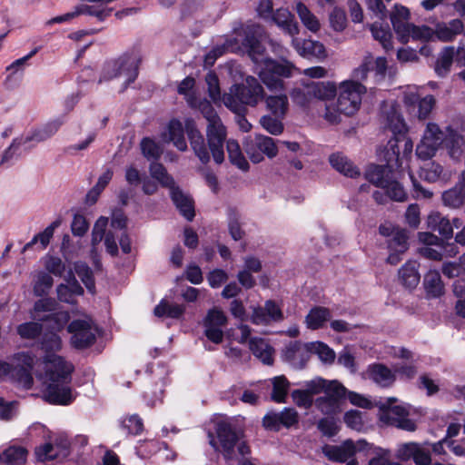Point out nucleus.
Segmentation results:
<instances>
[{"instance_id":"nucleus-1","label":"nucleus","mask_w":465,"mask_h":465,"mask_svg":"<svg viewBox=\"0 0 465 465\" xmlns=\"http://www.w3.org/2000/svg\"><path fill=\"white\" fill-rule=\"evenodd\" d=\"M74 366L63 357L53 354L45 361L47 386L45 400L52 404L68 405L74 400L71 382Z\"/></svg>"},{"instance_id":"nucleus-2","label":"nucleus","mask_w":465,"mask_h":465,"mask_svg":"<svg viewBox=\"0 0 465 465\" xmlns=\"http://www.w3.org/2000/svg\"><path fill=\"white\" fill-rule=\"evenodd\" d=\"M184 132L190 142L194 154L200 162L206 164L210 162V150L196 123L193 118H186L184 125L177 119H172L167 125V134H164V141L173 144L181 152L187 150V143L184 138Z\"/></svg>"},{"instance_id":"nucleus-3","label":"nucleus","mask_w":465,"mask_h":465,"mask_svg":"<svg viewBox=\"0 0 465 465\" xmlns=\"http://www.w3.org/2000/svg\"><path fill=\"white\" fill-rule=\"evenodd\" d=\"M197 107L208 122L206 128L207 145L213 161L221 164L224 161V143L226 141V128L212 104L207 99L198 102Z\"/></svg>"},{"instance_id":"nucleus-4","label":"nucleus","mask_w":465,"mask_h":465,"mask_svg":"<svg viewBox=\"0 0 465 465\" xmlns=\"http://www.w3.org/2000/svg\"><path fill=\"white\" fill-rule=\"evenodd\" d=\"M265 97V93L259 80L247 76L242 84H234L230 94H224L223 102L232 112L241 114L245 111L243 105L256 106Z\"/></svg>"},{"instance_id":"nucleus-5","label":"nucleus","mask_w":465,"mask_h":465,"mask_svg":"<svg viewBox=\"0 0 465 465\" xmlns=\"http://www.w3.org/2000/svg\"><path fill=\"white\" fill-rule=\"evenodd\" d=\"M141 55L133 51L125 53L117 59L109 60L104 63L98 83L111 81L114 78L124 76L125 81L122 86L124 92L131 83H134L138 76Z\"/></svg>"},{"instance_id":"nucleus-6","label":"nucleus","mask_w":465,"mask_h":465,"mask_svg":"<svg viewBox=\"0 0 465 465\" xmlns=\"http://www.w3.org/2000/svg\"><path fill=\"white\" fill-rule=\"evenodd\" d=\"M215 431L220 442L223 456L227 461L237 459V453L244 457L250 453L247 443L241 440V434L227 421H218Z\"/></svg>"},{"instance_id":"nucleus-7","label":"nucleus","mask_w":465,"mask_h":465,"mask_svg":"<svg viewBox=\"0 0 465 465\" xmlns=\"http://www.w3.org/2000/svg\"><path fill=\"white\" fill-rule=\"evenodd\" d=\"M259 77L272 92H283L284 82L282 77H290L294 66L287 62H278L271 58L262 59Z\"/></svg>"},{"instance_id":"nucleus-8","label":"nucleus","mask_w":465,"mask_h":465,"mask_svg":"<svg viewBox=\"0 0 465 465\" xmlns=\"http://www.w3.org/2000/svg\"><path fill=\"white\" fill-rule=\"evenodd\" d=\"M367 88L361 83L355 81H344L340 84L339 96L337 99V111L345 114H355L361 104V96Z\"/></svg>"},{"instance_id":"nucleus-9","label":"nucleus","mask_w":465,"mask_h":465,"mask_svg":"<svg viewBox=\"0 0 465 465\" xmlns=\"http://www.w3.org/2000/svg\"><path fill=\"white\" fill-rule=\"evenodd\" d=\"M446 131L443 132L437 124L428 123L420 142L416 147V155L419 159L427 161L431 159L441 145L445 143Z\"/></svg>"},{"instance_id":"nucleus-10","label":"nucleus","mask_w":465,"mask_h":465,"mask_svg":"<svg viewBox=\"0 0 465 465\" xmlns=\"http://www.w3.org/2000/svg\"><path fill=\"white\" fill-rule=\"evenodd\" d=\"M243 148L254 163H259L263 160V155L268 158H273L278 153V148L274 139L262 134H254L248 136L243 143Z\"/></svg>"},{"instance_id":"nucleus-11","label":"nucleus","mask_w":465,"mask_h":465,"mask_svg":"<svg viewBox=\"0 0 465 465\" xmlns=\"http://www.w3.org/2000/svg\"><path fill=\"white\" fill-rule=\"evenodd\" d=\"M263 28L255 23L244 25L239 33L241 43L255 64L262 63L265 47L261 42Z\"/></svg>"},{"instance_id":"nucleus-12","label":"nucleus","mask_w":465,"mask_h":465,"mask_svg":"<svg viewBox=\"0 0 465 465\" xmlns=\"http://www.w3.org/2000/svg\"><path fill=\"white\" fill-rule=\"evenodd\" d=\"M347 394L346 388L338 381L330 383L324 396L315 400V407L324 415L333 416L341 411V403Z\"/></svg>"},{"instance_id":"nucleus-13","label":"nucleus","mask_w":465,"mask_h":465,"mask_svg":"<svg viewBox=\"0 0 465 465\" xmlns=\"http://www.w3.org/2000/svg\"><path fill=\"white\" fill-rule=\"evenodd\" d=\"M35 357L30 352H18L13 356V367L10 380L25 389H31L34 384L32 371Z\"/></svg>"},{"instance_id":"nucleus-14","label":"nucleus","mask_w":465,"mask_h":465,"mask_svg":"<svg viewBox=\"0 0 465 465\" xmlns=\"http://www.w3.org/2000/svg\"><path fill=\"white\" fill-rule=\"evenodd\" d=\"M67 331L72 334L71 344L75 349H85L96 341L97 329L90 319L74 320L68 324Z\"/></svg>"},{"instance_id":"nucleus-15","label":"nucleus","mask_w":465,"mask_h":465,"mask_svg":"<svg viewBox=\"0 0 465 465\" xmlns=\"http://www.w3.org/2000/svg\"><path fill=\"white\" fill-rule=\"evenodd\" d=\"M419 239L425 246L420 248V254L426 259L440 261L444 255L454 256L458 253L454 244H444V241L430 232H420Z\"/></svg>"},{"instance_id":"nucleus-16","label":"nucleus","mask_w":465,"mask_h":465,"mask_svg":"<svg viewBox=\"0 0 465 465\" xmlns=\"http://www.w3.org/2000/svg\"><path fill=\"white\" fill-rule=\"evenodd\" d=\"M226 323L227 317L223 311L217 308L209 310L203 320L204 335L212 342L215 344L221 343L223 340V327H224Z\"/></svg>"},{"instance_id":"nucleus-17","label":"nucleus","mask_w":465,"mask_h":465,"mask_svg":"<svg viewBox=\"0 0 465 465\" xmlns=\"http://www.w3.org/2000/svg\"><path fill=\"white\" fill-rule=\"evenodd\" d=\"M299 421V414L293 408H284L280 412L270 411L262 419L266 430L279 431L282 427L291 428Z\"/></svg>"},{"instance_id":"nucleus-18","label":"nucleus","mask_w":465,"mask_h":465,"mask_svg":"<svg viewBox=\"0 0 465 465\" xmlns=\"http://www.w3.org/2000/svg\"><path fill=\"white\" fill-rule=\"evenodd\" d=\"M311 356L309 343L291 341L283 350V360L295 369H303Z\"/></svg>"},{"instance_id":"nucleus-19","label":"nucleus","mask_w":465,"mask_h":465,"mask_svg":"<svg viewBox=\"0 0 465 465\" xmlns=\"http://www.w3.org/2000/svg\"><path fill=\"white\" fill-rule=\"evenodd\" d=\"M170 197L181 215L189 222L193 221L195 216V212L192 197L184 193L175 184L170 188Z\"/></svg>"},{"instance_id":"nucleus-20","label":"nucleus","mask_w":465,"mask_h":465,"mask_svg":"<svg viewBox=\"0 0 465 465\" xmlns=\"http://www.w3.org/2000/svg\"><path fill=\"white\" fill-rule=\"evenodd\" d=\"M292 46L300 55L308 59H323L326 57L325 47L319 41L293 38Z\"/></svg>"},{"instance_id":"nucleus-21","label":"nucleus","mask_w":465,"mask_h":465,"mask_svg":"<svg viewBox=\"0 0 465 465\" xmlns=\"http://www.w3.org/2000/svg\"><path fill=\"white\" fill-rule=\"evenodd\" d=\"M444 147L453 160L461 159L465 150V135H461L450 126L446 128Z\"/></svg>"},{"instance_id":"nucleus-22","label":"nucleus","mask_w":465,"mask_h":465,"mask_svg":"<svg viewBox=\"0 0 465 465\" xmlns=\"http://www.w3.org/2000/svg\"><path fill=\"white\" fill-rule=\"evenodd\" d=\"M394 169L386 164H371L366 170L365 177L372 184L383 188L394 177Z\"/></svg>"},{"instance_id":"nucleus-23","label":"nucleus","mask_w":465,"mask_h":465,"mask_svg":"<svg viewBox=\"0 0 465 465\" xmlns=\"http://www.w3.org/2000/svg\"><path fill=\"white\" fill-rule=\"evenodd\" d=\"M379 157L381 161H384L389 168H392L395 171L402 166L403 160L401 155L400 146L397 139H390L385 145L384 149L379 153Z\"/></svg>"},{"instance_id":"nucleus-24","label":"nucleus","mask_w":465,"mask_h":465,"mask_svg":"<svg viewBox=\"0 0 465 465\" xmlns=\"http://www.w3.org/2000/svg\"><path fill=\"white\" fill-rule=\"evenodd\" d=\"M427 226L431 231L438 232L446 240H450L453 236L452 224L439 212H432L428 215Z\"/></svg>"},{"instance_id":"nucleus-25","label":"nucleus","mask_w":465,"mask_h":465,"mask_svg":"<svg viewBox=\"0 0 465 465\" xmlns=\"http://www.w3.org/2000/svg\"><path fill=\"white\" fill-rule=\"evenodd\" d=\"M368 373L375 383L383 388L391 386L396 380L395 372L382 363L370 365Z\"/></svg>"},{"instance_id":"nucleus-26","label":"nucleus","mask_w":465,"mask_h":465,"mask_svg":"<svg viewBox=\"0 0 465 465\" xmlns=\"http://www.w3.org/2000/svg\"><path fill=\"white\" fill-rule=\"evenodd\" d=\"M329 162L332 168L337 172L350 178L358 177L361 174L359 168L341 153H332L329 157Z\"/></svg>"},{"instance_id":"nucleus-27","label":"nucleus","mask_w":465,"mask_h":465,"mask_svg":"<svg viewBox=\"0 0 465 465\" xmlns=\"http://www.w3.org/2000/svg\"><path fill=\"white\" fill-rule=\"evenodd\" d=\"M322 452L330 460L346 462L354 455L355 446L351 440H348L344 446L326 445L323 447Z\"/></svg>"},{"instance_id":"nucleus-28","label":"nucleus","mask_w":465,"mask_h":465,"mask_svg":"<svg viewBox=\"0 0 465 465\" xmlns=\"http://www.w3.org/2000/svg\"><path fill=\"white\" fill-rule=\"evenodd\" d=\"M249 348L252 354L260 359L262 362L271 365L273 362L272 359V347L262 338H251L249 341Z\"/></svg>"},{"instance_id":"nucleus-29","label":"nucleus","mask_w":465,"mask_h":465,"mask_svg":"<svg viewBox=\"0 0 465 465\" xmlns=\"http://www.w3.org/2000/svg\"><path fill=\"white\" fill-rule=\"evenodd\" d=\"M405 30V33L403 32L398 36L400 41L404 44L409 42L410 37L423 42L430 41L434 37V31L428 25L418 26L410 24Z\"/></svg>"},{"instance_id":"nucleus-30","label":"nucleus","mask_w":465,"mask_h":465,"mask_svg":"<svg viewBox=\"0 0 465 465\" xmlns=\"http://www.w3.org/2000/svg\"><path fill=\"white\" fill-rule=\"evenodd\" d=\"M270 20L273 21L280 27H282L290 35H294L299 33L298 25L294 22V16L286 8L276 9Z\"/></svg>"},{"instance_id":"nucleus-31","label":"nucleus","mask_w":465,"mask_h":465,"mask_svg":"<svg viewBox=\"0 0 465 465\" xmlns=\"http://www.w3.org/2000/svg\"><path fill=\"white\" fill-rule=\"evenodd\" d=\"M37 321L46 322V328L52 331H59L64 328L70 320V315L65 311H58L48 315H33Z\"/></svg>"},{"instance_id":"nucleus-32","label":"nucleus","mask_w":465,"mask_h":465,"mask_svg":"<svg viewBox=\"0 0 465 465\" xmlns=\"http://www.w3.org/2000/svg\"><path fill=\"white\" fill-rule=\"evenodd\" d=\"M399 278L405 288L415 289L420 282V273L416 262H407L399 270Z\"/></svg>"},{"instance_id":"nucleus-33","label":"nucleus","mask_w":465,"mask_h":465,"mask_svg":"<svg viewBox=\"0 0 465 465\" xmlns=\"http://www.w3.org/2000/svg\"><path fill=\"white\" fill-rule=\"evenodd\" d=\"M61 225V220L56 219L52 223H50L43 232L35 234L30 242H28L23 248V252L31 249L35 244L40 243V249L44 250L47 247L50 242V240L54 236V232L56 228Z\"/></svg>"},{"instance_id":"nucleus-34","label":"nucleus","mask_w":465,"mask_h":465,"mask_svg":"<svg viewBox=\"0 0 465 465\" xmlns=\"http://www.w3.org/2000/svg\"><path fill=\"white\" fill-rule=\"evenodd\" d=\"M184 312V305L173 303L166 299L162 300L153 310V313L156 317H166L171 319H179Z\"/></svg>"},{"instance_id":"nucleus-35","label":"nucleus","mask_w":465,"mask_h":465,"mask_svg":"<svg viewBox=\"0 0 465 465\" xmlns=\"http://www.w3.org/2000/svg\"><path fill=\"white\" fill-rule=\"evenodd\" d=\"M28 451L21 446H10L0 453V461L5 465H22L25 462Z\"/></svg>"},{"instance_id":"nucleus-36","label":"nucleus","mask_w":465,"mask_h":465,"mask_svg":"<svg viewBox=\"0 0 465 465\" xmlns=\"http://www.w3.org/2000/svg\"><path fill=\"white\" fill-rule=\"evenodd\" d=\"M410 15L411 14L407 7L395 5L393 12L390 15V19L398 36L406 32L405 29L410 25L408 23Z\"/></svg>"},{"instance_id":"nucleus-37","label":"nucleus","mask_w":465,"mask_h":465,"mask_svg":"<svg viewBox=\"0 0 465 465\" xmlns=\"http://www.w3.org/2000/svg\"><path fill=\"white\" fill-rule=\"evenodd\" d=\"M274 95H269L265 99L267 109L276 117L282 118L288 109V97L282 92Z\"/></svg>"},{"instance_id":"nucleus-38","label":"nucleus","mask_w":465,"mask_h":465,"mask_svg":"<svg viewBox=\"0 0 465 465\" xmlns=\"http://www.w3.org/2000/svg\"><path fill=\"white\" fill-rule=\"evenodd\" d=\"M337 93L336 85L333 83H313L307 86V94L311 97L320 100H327L335 96Z\"/></svg>"},{"instance_id":"nucleus-39","label":"nucleus","mask_w":465,"mask_h":465,"mask_svg":"<svg viewBox=\"0 0 465 465\" xmlns=\"http://www.w3.org/2000/svg\"><path fill=\"white\" fill-rule=\"evenodd\" d=\"M373 38L379 41L382 47L386 50L392 48L391 33L388 24L374 22L368 25Z\"/></svg>"},{"instance_id":"nucleus-40","label":"nucleus","mask_w":465,"mask_h":465,"mask_svg":"<svg viewBox=\"0 0 465 465\" xmlns=\"http://www.w3.org/2000/svg\"><path fill=\"white\" fill-rule=\"evenodd\" d=\"M385 129L392 134L391 139H402L403 134H407V126L404 119L394 111L388 114Z\"/></svg>"},{"instance_id":"nucleus-41","label":"nucleus","mask_w":465,"mask_h":465,"mask_svg":"<svg viewBox=\"0 0 465 465\" xmlns=\"http://www.w3.org/2000/svg\"><path fill=\"white\" fill-rule=\"evenodd\" d=\"M442 201L444 205L450 208H460L465 202V189L462 185L456 183L454 187L442 193Z\"/></svg>"},{"instance_id":"nucleus-42","label":"nucleus","mask_w":465,"mask_h":465,"mask_svg":"<svg viewBox=\"0 0 465 465\" xmlns=\"http://www.w3.org/2000/svg\"><path fill=\"white\" fill-rule=\"evenodd\" d=\"M226 149L230 162L233 165L237 166L242 171L249 170V163L242 154L240 144L237 141L233 139L226 141Z\"/></svg>"},{"instance_id":"nucleus-43","label":"nucleus","mask_w":465,"mask_h":465,"mask_svg":"<svg viewBox=\"0 0 465 465\" xmlns=\"http://www.w3.org/2000/svg\"><path fill=\"white\" fill-rule=\"evenodd\" d=\"M331 317V311L325 307H314L306 316L308 328L317 330L329 321Z\"/></svg>"},{"instance_id":"nucleus-44","label":"nucleus","mask_w":465,"mask_h":465,"mask_svg":"<svg viewBox=\"0 0 465 465\" xmlns=\"http://www.w3.org/2000/svg\"><path fill=\"white\" fill-rule=\"evenodd\" d=\"M454 54L455 48L453 46H447L442 50L435 64V72L439 76L444 77L449 74Z\"/></svg>"},{"instance_id":"nucleus-45","label":"nucleus","mask_w":465,"mask_h":465,"mask_svg":"<svg viewBox=\"0 0 465 465\" xmlns=\"http://www.w3.org/2000/svg\"><path fill=\"white\" fill-rule=\"evenodd\" d=\"M229 233L234 241L241 240L244 232L241 228L240 213L234 207H228L226 211Z\"/></svg>"},{"instance_id":"nucleus-46","label":"nucleus","mask_w":465,"mask_h":465,"mask_svg":"<svg viewBox=\"0 0 465 465\" xmlns=\"http://www.w3.org/2000/svg\"><path fill=\"white\" fill-rule=\"evenodd\" d=\"M149 172L152 177L158 181L163 187L170 189L175 184L173 178L167 173L166 168L157 161L151 163Z\"/></svg>"},{"instance_id":"nucleus-47","label":"nucleus","mask_w":465,"mask_h":465,"mask_svg":"<svg viewBox=\"0 0 465 465\" xmlns=\"http://www.w3.org/2000/svg\"><path fill=\"white\" fill-rule=\"evenodd\" d=\"M290 387V382L284 376H277L272 379V391L271 394V399L275 402H284L288 391Z\"/></svg>"},{"instance_id":"nucleus-48","label":"nucleus","mask_w":465,"mask_h":465,"mask_svg":"<svg viewBox=\"0 0 465 465\" xmlns=\"http://www.w3.org/2000/svg\"><path fill=\"white\" fill-rule=\"evenodd\" d=\"M309 348L311 349V354H317L323 363L331 364L334 362L336 354L327 344L322 341L309 342Z\"/></svg>"},{"instance_id":"nucleus-49","label":"nucleus","mask_w":465,"mask_h":465,"mask_svg":"<svg viewBox=\"0 0 465 465\" xmlns=\"http://www.w3.org/2000/svg\"><path fill=\"white\" fill-rule=\"evenodd\" d=\"M408 233L406 230L397 229L391 238L387 241L389 251L405 252L409 249Z\"/></svg>"},{"instance_id":"nucleus-50","label":"nucleus","mask_w":465,"mask_h":465,"mask_svg":"<svg viewBox=\"0 0 465 465\" xmlns=\"http://www.w3.org/2000/svg\"><path fill=\"white\" fill-rule=\"evenodd\" d=\"M140 146L143 155L149 161H158L163 153L161 146L150 137L143 138Z\"/></svg>"},{"instance_id":"nucleus-51","label":"nucleus","mask_w":465,"mask_h":465,"mask_svg":"<svg viewBox=\"0 0 465 465\" xmlns=\"http://www.w3.org/2000/svg\"><path fill=\"white\" fill-rule=\"evenodd\" d=\"M297 13L301 21L306 28L312 32H317L320 29V22L317 17L302 3H298L296 6Z\"/></svg>"},{"instance_id":"nucleus-52","label":"nucleus","mask_w":465,"mask_h":465,"mask_svg":"<svg viewBox=\"0 0 465 465\" xmlns=\"http://www.w3.org/2000/svg\"><path fill=\"white\" fill-rule=\"evenodd\" d=\"M111 13V8H99L88 5H79L74 7V14L76 16L81 15H88L95 16L100 22L104 21L108 16H110Z\"/></svg>"},{"instance_id":"nucleus-53","label":"nucleus","mask_w":465,"mask_h":465,"mask_svg":"<svg viewBox=\"0 0 465 465\" xmlns=\"http://www.w3.org/2000/svg\"><path fill=\"white\" fill-rule=\"evenodd\" d=\"M74 271L85 288L88 291H94L95 283L92 269L85 262H77L74 263Z\"/></svg>"},{"instance_id":"nucleus-54","label":"nucleus","mask_w":465,"mask_h":465,"mask_svg":"<svg viewBox=\"0 0 465 465\" xmlns=\"http://www.w3.org/2000/svg\"><path fill=\"white\" fill-rule=\"evenodd\" d=\"M42 324L35 322H25L17 326V333L23 339H35L42 332Z\"/></svg>"},{"instance_id":"nucleus-55","label":"nucleus","mask_w":465,"mask_h":465,"mask_svg":"<svg viewBox=\"0 0 465 465\" xmlns=\"http://www.w3.org/2000/svg\"><path fill=\"white\" fill-rule=\"evenodd\" d=\"M208 86V94L213 103H220L222 100L219 79L215 73L209 72L205 76Z\"/></svg>"},{"instance_id":"nucleus-56","label":"nucleus","mask_w":465,"mask_h":465,"mask_svg":"<svg viewBox=\"0 0 465 465\" xmlns=\"http://www.w3.org/2000/svg\"><path fill=\"white\" fill-rule=\"evenodd\" d=\"M423 286L425 291H443L444 285L440 273L436 270L429 271L424 275Z\"/></svg>"},{"instance_id":"nucleus-57","label":"nucleus","mask_w":465,"mask_h":465,"mask_svg":"<svg viewBox=\"0 0 465 465\" xmlns=\"http://www.w3.org/2000/svg\"><path fill=\"white\" fill-rule=\"evenodd\" d=\"M24 144L22 138L16 137L13 139L11 144L3 153L0 165L11 164L14 159H17L20 155L18 150Z\"/></svg>"},{"instance_id":"nucleus-58","label":"nucleus","mask_w":465,"mask_h":465,"mask_svg":"<svg viewBox=\"0 0 465 465\" xmlns=\"http://www.w3.org/2000/svg\"><path fill=\"white\" fill-rule=\"evenodd\" d=\"M372 64L373 56L371 54L366 55L361 64L352 72V79L351 81L360 83L366 80L368 74L373 69Z\"/></svg>"},{"instance_id":"nucleus-59","label":"nucleus","mask_w":465,"mask_h":465,"mask_svg":"<svg viewBox=\"0 0 465 465\" xmlns=\"http://www.w3.org/2000/svg\"><path fill=\"white\" fill-rule=\"evenodd\" d=\"M45 268L49 273L59 277L65 272V264L62 259L54 255L45 256Z\"/></svg>"},{"instance_id":"nucleus-60","label":"nucleus","mask_w":465,"mask_h":465,"mask_svg":"<svg viewBox=\"0 0 465 465\" xmlns=\"http://www.w3.org/2000/svg\"><path fill=\"white\" fill-rule=\"evenodd\" d=\"M387 191V195L391 200L397 201V202H404L407 200V193L403 188V186L395 180L393 177L388 185L384 186Z\"/></svg>"},{"instance_id":"nucleus-61","label":"nucleus","mask_w":465,"mask_h":465,"mask_svg":"<svg viewBox=\"0 0 465 465\" xmlns=\"http://www.w3.org/2000/svg\"><path fill=\"white\" fill-rule=\"evenodd\" d=\"M260 124L268 133L273 135H278L283 131L282 122L271 115H263L260 120Z\"/></svg>"},{"instance_id":"nucleus-62","label":"nucleus","mask_w":465,"mask_h":465,"mask_svg":"<svg viewBox=\"0 0 465 465\" xmlns=\"http://www.w3.org/2000/svg\"><path fill=\"white\" fill-rule=\"evenodd\" d=\"M443 172V167L436 163H428L421 167L420 177L429 182H435L440 178Z\"/></svg>"},{"instance_id":"nucleus-63","label":"nucleus","mask_w":465,"mask_h":465,"mask_svg":"<svg viewBox=\"0 0 465 465\" xmlns=\"http://www.w3.org/2000/svg\"><path fill=\"white\" fill-rule=\"evenodd\" d=\"M417 445L418 442L414 441L399 444L395 452V457L401 461H408L411 460Z\"/></svg>"},{"instance_id":"nucleus-64","label":"nucleus","mask_w":465,"mask_h":465,"mask_svg":"<svg viewBox=\"0 0 465 465\" xmlns=\"http://www.w3.org/2000/svg\"><path fill=\"white\" fill-rule=\"evenodd\" d=\"M318 430L327 437H333L338 433L339 427L333 418L321 419L317 423Z\"/></svg>"}]
</instances>
